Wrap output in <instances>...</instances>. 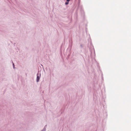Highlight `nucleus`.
<instances>
[{"label":"nucleus","instance_id":"obj_1","mask_svg":"<svg viewBox=\"0 0 131 131\" xmlns=\"http://www.w3.org/2000/svg\"><path fill=\"white\" fill-rule=\"evenodd\" d=\"M37 81L38 82L39 81V80L40 77L39 75V74H37Z\"/></svg>","mask_w":131,"mask_h":131},{"label":"nucleus","instance_id":"obj_2","mask_svg":"<svg viewBox=\"0 0 131 131\" xmlns=\"http://www.w3.org/2000/svg\"><path fill=\"white\" fill-rule=\"evenodd\" d=\"M69 3L68 2H67L66 3H65V4L66 5L68 4Z\"/></svg>","mask_w":131,"mask_h":131},{"label":"nucleus","instance_id":"obj_3","mask_svg":"<svg viewBox=\"0 0 131 131\" xmlns=\"http://www.w3.org/2000/svg\"><path fill=\"white\" fill-rule=\"evenodd\" d=\"M13 68H14V64L13 63Z\"/></svg>","mask_w":131,"mask_h":131},{"label":"nucleus","instance_id":"obj_4","mask_svg":"<svg viewBox=\"0 0 131 131\" xmlns=\"http://www.w3.org/2000/svg\"><path fill=\"white\" fill-rule=\"evenodd\" d=\"M70 1V0H67V1L69 2Z\"/></svg>","mask_w":131,"mask_h":131}]
</instances>
